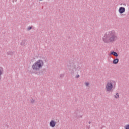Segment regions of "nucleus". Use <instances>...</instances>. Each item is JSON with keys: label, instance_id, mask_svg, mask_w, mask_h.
<instances>
[{"label": "nucleus", "instance_id": "1", "mask_svg": "<svg viewBox=\"0 0 129 129\" xmlns=\"http://www.w3.org/2000/svg\"><path fill=\"white\" fill-rule=\"evenodd\" d=\"M43 66H44V61L41 59L36 61L32 65L33 73L36 74V75H44L46 73V70L43 69L41 70Z\"/></svg>", "mask_w": 129, "mask_h": 129}, {"label": "nucleus", "instance_id": "2", "mask_svg": "<svg viewBox=\"0 0 129 129\" xmlns=\"http://www.w3.org/2000/svg\"><path fill=\"white\" fill-rule=\"evenodd\" d=\"M116 40H117V35L114 30L109 31L108 33L105 34L102 38V40L105 44L115 42Z\"/></svg>", "mask_w": 129, "mask_h": 129}, {"label": "nucleus", "instance_id": "3", "mask_svg": "<svg viewBox=\"0 0 129 129\" xmlns=\"http://www.w3.org/2000/svg\"><path fill=\"white\" fill-rule=\"evenodd\" d=\"M67 66L68 69H69V70H72V71H73V72H72V74H74V72L77 70L76 66L72 61H69V63L67 64Z\"/></svg>", "mask_w": 129, "mask_h": 129}, {"label": "nucleus", "instance_id": "4", "mask_svg": "<svg viewBox=\"0 0 129 129\" xmlns=\"http://www.w3.org/2000/svg\"><path fill=\"white\" fill-rule=\"evenodd\" d=\"M112 88H113V83H112L111 81L108 82L106 86V89L107 91H111L112 90Z\"/></svg>", "mask_w": 129, "mask_h": 129}, {"label": "nucleus", "instance_id": "5", "mask_svg": "<svg viewBox=\"0 0 129 129\" xmlns=\"http://www.w3.org/2000/svg\"><path fill=\"white\" fill-rule=\"evenodd\" d=\"M56 124H57V122L55 121L54 120H51L49 122V125L51 127H55Z\"/></svg>", "mask_w": 129, "mask_h": 129}, {"label": "nucleus", "instance_id": "6", "mask_svg": "<svg viewBox=\"0 0 129 129\" xmlns=\"http://www.w3.org/2000/svg\"><path fill=\"white\" fill-rule=\"evenodd\" d=\"M118 12L119 14H123L125 12V8L124 7H120Z\"/></svg>", "mask_w": 129, "mask_h": 129}, {"label": "nucleus", "instance_id": "7", "mask_svg": "<svg viewBox=\"0 0 129 129\" xmlns=\"http://www.w3.org/2000/svg\"><path fill=\"white\" fill-rule=\"evenodd\" d=\"M111 55H113L115 57H118V54L117 52L114 51H111L110 53L109 54V55L110 56Z\"/></svg>", "mask_w": 129, "mask_h": 129}, {"label": "nucleus", "instance_id": "8", "mask_svg": "<svg viewBox=\"0 0 129 129\" xmlns=\"http://www.w3.org/2000/svg\"><path fill=\"white\" fill-rule=\"evenodd\" d=\"M118 62H119V59H118L117 58H116L113 59L112 63L113 64H117Z\"/></svg>", "mask_w": 129, "mask_h": 129}, {"label": "nucleus", "instance_id": "9", "mask_svg": "<svg viewBox=\"0 0 129 129\" xmlns=\"http://www.w3.org/2000/svg\"><path fill=\"white\" fill-rule=\"evenodd\" d=\"M3 72H4V69L3 68H0V81L2 79V75H3Z\"/></svg>", "mask_w": 129, "mask_h": 129}, {"label": "nucleus", "instance_id": "10", "mask_svg": "<svg viewBox=\"0 0 129 129\" xmlns=\"http://www.w3.org/2000/svg\"><path fill=\"white\" fill-rule=\"evenodd\" d=\"M74 117L75 118H78V117H82V115H80V116H78V115H77V113H74Z\"/></svg>", "mask_w": 129, "mask_h": 129}, {"label": "nucleus", "instance_id": "11", "mask_svg": "<svg viewBox=\"0 0 129 129\" xmlns=\"http://www.w3.org/2000/svg\"><path fill=\"white\" fill-rule=\"evenodd\" d=\"M7 55L13 56V55H14V52L12 51H8L7 52Z\"/></svg>", "mask_w": 129, "mask_h": 129}, {"label": "nucleus", "instance_id": "12", "mask_svg": "<svg viewBox=\"0 0 129 129\" xmlns=\"http://www.w3.org/2000/svg\"><path fill=\"white\" fill-rule=\"evenodd\" d=\"M115 98L117 99V98H119V94L118 93H116V94L114 95Z\"/></svg>", "mask_w": 129, "mask_h": 129}, {"label": "nucleus", "instance_id": "13", "mask_svg": "<svg viewBox=\"0 0 129 129\" xmlns=\"http://www.w3.org/2000/svg\"><path fill=\"white\" fill-rule=\"evenodd\" d=\"M26 43V41H25L24 40L22 41L21 43H20V45L21 46H25V44Z\"/></svg>", "mask_w": 129, "mask_h": 129}, {"label": "nucleus", "instance_id": "14", "mask_svg": "<svg viewBox=\"0 0 129 129\" xmlns=\"http://www.w3.org/2000/svg\"><path fill=\"white\" fill-rule=\"evenodd\" d=\"M124 128L125 129H129V124H127L124 126Z\"/></svg>", "mask_w": 129, "mask_h": 129}, {"label": "nucleus", "instance_id": "15", "mask_svg": "<svg viewBox=\"0 0 129 129\" xmlns=\"http://www.w3.org/2000/svg\"><path fill=\"white\" fill-rule=\"evenodd\" d=\"M60 78H62V77H64V74H61L59 75Z\"/></svg>", "mask_w": 129, "mask_h": 129}, {"label": "nucleus", "instance_id": "16", "mask_svg": "<svg viewBox=\"0 0 129 129\" xmlns=\"http://www.w3.org/2000/svg\"><path fill=\"white\" fill-rule=\"evenodd\" d=\"M32 26H30V27H28L27 30H28V31H30V30H32Z\"/></svg>", "mask_w": 129, "mask_h": 129}, {"label": "nucleus", "instance_id": "17", "mask_svg": "<svg viewBox=\"0 0 129 129\" xmlns=\"http://www.w3.org/2000/svg\"><path fill=\"white\" fill-rule=\"evenodd\" d=\"M31 103H32V104H33V103H35V100L32 99L31 100Z\"/></svg>", "mask_w": 129, "mask_h": 129}, {"label": "nucleus", "instance_id": "18", "mask_svg": "<svg viewBox=\"0 0 129 129\" xmlns=\"http://www.w3.org/2000/svg\"><path fill=\"white\" fill-rule=\"evenodd\" d=\"M86 86H89V83L87 82V83H86Z\"/></svg>", "mask_w": 129, "mask_h": 129}, {"label": "nucleus", "instance_id": "19", "mask_svg": "<svg viewBox=\"0 0 129 129\" xmlns=\"http://www.w3.org/2000/svg\"><path fill=\"white\" fill-rule=\"evenodd\" d=\"M76 77V78H79V77H80V76H79V75H77Z\"/></svg>", "mask_w": 129, "mask_h": 129}, {"label": "nucleus", "instance_id": "20", "mask_svg": "<svg viewBox=\"0 0 129 129\" xmlns=\"http://www.w3.org/2000/svg\"><path fill=\"white\" fill-rule=\"evenodd\" d=\"M87 129H90V125L89 126H87Z\"/></svg>", "mask_w": 129, "mask_h": 129}, {"label": "nucleus", "instance_id": "21", "mask_svg": "<svg viewBox=\"0 0 129 129\" xmlns=\"http://www.w3.org/2000/svg\"><path fill=\"white\" fill-rule=\"evenodd\" d=\"M90 123H91V121H89V124H90Z\"/></svg>", "mask_w": 129, "mask_h": 129}, {"label": "nucleus", "instance_id": "22", "mask_svg": "<svg viewBox=\"0 0 129 129\" xmlns=\"http://www.w3.org/2000/svg\"><path fill=\"white\" fill-rule=\"evenodd\" d=\"M123 6H126V5L125 4H123Z\"/></svg>", "mask_w": 129, "mask_h": 129}, {"label": "nucleus", "instance_id": "23", "mask_svg": "<svg viewBox=\"0 0 129 129\" xmlns=\"http://www.w3.org/2000/svg\"><path fill=\"white\" fill-rule=\"evenodd\" d=\"M39 1H43V0H39Z\"/></svg>", "mask_w": 129, "mask_h": 129}]
</instances>
